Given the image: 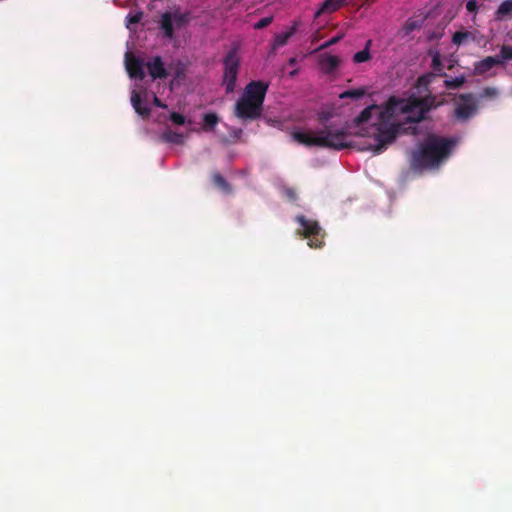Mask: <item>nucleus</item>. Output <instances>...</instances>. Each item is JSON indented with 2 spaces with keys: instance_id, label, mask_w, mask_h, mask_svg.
<instances>
[{
  "instance_id": "obj_33",
  "label": "nucleus",
  "mask_w": 512,
  "mask_h": 512,
  "mask_svg": "<svg viewBox=\"0 0 512 512\" xmlns=\"http://www.w3.org/2000/svg\"><path fill=\"white\" fill-rule=\"evenodd\" d=\"M466 9L469 13H476L478 10L477 0H468L466 3Z\"/></svg>"
},
{
  "instance_id": "obj_32",
  "label": "nucleus",
  "mask_w": 512,
  "mask_h": 512,
  "mask_svg": "<svg viewBox=\"0 0 512 512\" xmlns=\"http://www.w3.org/2000/svg\"><path fill=\"white\" fill-rule=\"evenodd\" d=\"M343 38V34H340V35H337L331 39H329L328 41H326L325 43H323L320 47V49H325V48H328L332 45H335L336 43H338L341 39Z\"/></svg>"
},
{
  "instance_id": "obj_3",
  "label": "nucleus",
  "mask_w": 512,
  "mask_h": 512,
  "mask_svg": "<svg viewBox=\"0 0 512 512\" xmlns=\"http://www.w3.org/2000/svg\"><path fill=\"white\" fill-rule=\"evenodd\" d=\"M349 133L344 128H335L332 125H326L315 133L293 131L291 137L297 143L306 147H321L333 150H342L350 147L348 137Z\"/></svg>"
},
{
  "instance_id": "obj_18",
  "label": "nucleus",
  "mask_w": 512,
  "mask_h": 512,
  "mask_svg": "<svg viewBox=\"0 0 512 512\" xmlns=\"http://www.w3.org/2000/svg\"><path fill=\"white\" fill-rule=\"evenodd\" d=\"M213 183L220 188L223 192L230 194L232 193V187L227 182V180L218 172L214 173L212 176Z\"/></svg>"
},
{
  "instance_id": "obj_15",
  "label": "nucleus",
  "mask_w": 512,
  "mask_h": 512,
  "mask_svg": "<svg viewBox=\"0 0 512 512\" xmlns=\"http://www.w3.org/2000/svg\"><path fill=\"white\" fill-rule=\"evenodd\" d=\"M131 104L138 115L143 118H148L150 116L151 109L146 105H142L141 96L135 90L131 94Z\"/></svg>"
},
{
  "instance_id": "obj_6",
  "label": "nucleus",
  "mask_w": 512,
  "mask_h": 512,
  "mask_svg": "<svg viewBox=\"0 0 512 512\" xmlns=\"http://www.w3.org/2000/svg\"><path fill=\"white\" fill-rule=\"evenodd\" d=\"M296 221L301 225L302 231L299 233L308 239L309 247L322 248L324 246L325 233L317 221L307 219L304 215H298Z\"/></svg>"
},
{
  "instance_id": "obj_12",
  "label": "nucleus",
  "mask_w": 512,
  "mask_h": 512,
  "mask_svg": "<svg viewBox=\"0 0 512 512\" xmlns=\"http://www.w3.org/2000/svg\"><path fill=\"white\" fill-rule=\"evenodd\" d=\"M340 61L338 56L324 54L319 59V66L325 74H332L338 68Z\"/></svg>"
},
{
  "instance_id": "obj_14",
  "label": "nucleus",
  "mask_w": 512,
  "mask_h": 512,
  "mask_svg": "<svg viewBox=\"0 0 512 512\" xmlns=\"http://www.w3.org/2000/svg\"><path fill=\"white\" fill-rule=\"evenodd\" d=\"M160 28L166 38L172 39L174 37V22L172 12H164L161 15Z\"/></svg>"
},
{
  "instance_id": "obj_13",
  "label": "nucleus",
  "mask_w": 512,
  "mask_h": 512,
  "mask_svg": "<svg viewBox=\"0 0 512 512\" xmlns=\"http://www.w3.org/2000/svg\"><path fill=\"white\" fill-rule=\"evenodd\" d=\"M497 65H502V60L499 57L487 56L475 64V73L477 75H484Z\"/></svg>"
},
{
  "instance_id": "obj_30",
  "label": "nucleus",
  "mask_w": 512,
  "mask_h": 512,
  "mask_svg": "<svg viewBox=\"0 0 512 512\" xmlns=\"http://www.w3.org/2000/svg\"><path fill=\"white\" fill-rule=\"evenodd\" d=\"M170 120L176 125H183L185 123V117L178 112H172L170 114Z\"/></svg>"
},
{
  "instance_id": "obj_7",
  "label": "nucleus",
  "mask_w": 512,
  "mask_h": 512,
  "mask_svg": "<svg viewBox=\"0 0 512 512\" xmlns=\"http://www.w3.org/2000/svg\"><path fill=\"white\" fill-rule=\"evenodd\" d=\"M223 64V84L225 85L226 93H232L235 89L239 69V58L235 49L228 51L224 57Z\"/></svg>"
},
{
  "instance_id": "obj_10",
  "label": "nucleus",
  "mask_w": 512,
  "mask_h": 512,
  "mask_svg": "<svg viewBox=\"0 0 512 512\" xmlns=\"http://www.w3.org/2000/svg\"><path fill=\"white\" fill-rule=\"evenodd\" d=\"M379 110V106L376 104H372L367 106L365 109L361 111V113L354 118L352 121V126L356 128H360V131L356 134L359 136H368L369 132L366 128H362L361 126L367 123L371 118L374 111Z\"/></svg>"
},
{
  "instance_id": "obj_37",
  "label": "nucleus",
  "mask_w": 512,
  "mask_h": 512,
  "mask_svg": "<svg viewBox=\"0 0 512 512\" xmlns=\"http://www.w3.org/2000/svg\"><path fill=\"white\" fill-rule=\"evenodd\" d=\"M341 7L348 5L351 0H338Z\"/></svg>"
},
{
  "instance_id": "obj_29",
  "label": "nucleus",
  "mask_w": 512,
  "mask_h": 512,
  "mask_svg": "<svg viewBox=\"0 0 512 512\" xmlns=\"http://www.w3.org/2000/svg\"><path fill=\"white\" fill-rule=\"evenodd\" d=\"M143 16L142 12H137L135 14H128L126 17L127 19V27H129L130 24H137L141 21Z\"/></svg>"
},
{
  "instance_id": "obj_25",
  "label": "nucleus",
  "mask_w": 512,
  "mask_h": 512,
  "mask_svg": "<svg viewBox=\"0 0 512 512\" xmlns=\"http://www.w3.org/2000/svg\"><path fill=\"white\" fill-rule=\"evenodd\" d=\"M465 81H466V79L464 76L451 78V79L445 80V87L447 89H458L465 83Z\"/></svg>"
},
{
  "instance_id": "obj_4",
  "label": "nucleus",
  "mask_w": 512,
  "mask_h": 512,
  "mask_svg": "<svg viewBox=\"0 0 512 512\" xmlns=\"http://www.w3.org/2000/svg\"><path fill=\"white\" fill-rule=\"evenodd\" d=\"M268 84L263 81H251L235 104V115L242 120H256L263 110Z\"/></svg>"
},
{
  "instance_id": "obj_26",
  "label": "nucleus",
  "mask_w": 512,
  "mask_h": 512,
  "mask_svg": "<svg viewBox=\"0 0 512 512\" xmlns=\"http://www.w3.org/2000/svg\"><path fill=\"white\" fill-rule=\"evenodd\" d=\"M294 34V29H291L290 31L280 33L276 35L275 37V46L282 47L286 45L289 38Z\"/></svg>"
},
{
  "instance_id": "obj_22",
  "label": "nucleus",
  "mask_w": 512,
  "mask_h": 512,
  "mask_svg": "<svg viewBox=\"0 0 512 512\" xmlns=\"http://www.w3.org/2000/svg\"><path fill=\"white\" fill-rule=\"evenodd\" d=\"M365 94H366L365 88L351 89V90H347V91L340 93L339 98L340 99L350 98L353 100H358V99L362 98Z\"/></svg>"
},
{
  "instance_id": "obj_20",
  "label": "nucleus",
  "mask_w": 512,
  "mask_h": 512,
  "mask_svg": "<svg viewBox=\"0 0 512 512\" xmlns=\"http://www.w3.org/2000/svg\"><path fill=\"white\" fill-rule=\"evenodd\" d=\"M204 126L203 129L205 131H214L216 125L219 122V117L215 113H206L203 117Z\"/></svg>"
},
{
  "instance_id": "obj_19",
  "label": "nucleus",
  "mask_w": 512,
  "mask_h": 512,
  "mask_svg": "<svg viewBox=\"0 0 512 512\" xmlns=\"http://www.w3.org/2000/svg\"><path fill=\"white\" fill-rule=\"evenodd\" d=\"M370 45H371V40H368L365 48L354 54V56H353L354 63H357V64L363 63V62H367L368 60L371 59Z\"/></svg>"
},
{
  "instance_id": "obj_1",
  "label": "nucleus",
  "mask_w": 512,
  "mask_h": 512,
  "mask_svg": "<svg viewBox=\"0 0 512 512\" xmlns=\"http://www.w3.org/2000/svg\"><path fill=\"white\" fill-rule=\"evenodd\" d=\"M456 140L436 134H428L418 149L411 152L410 165L414 170L438 167L452 153Z\"/></svg>"
},
{
  "instance_id": "obj_5",
  "label": "nucleus",
  "mask_w": 512,
  "mask_h": 512,
  "mask_svg": "<svg viewBox=\"0 0 512 512\" xmlns=\"http://www.w3.org/2000/svg\"><path fill=\"white\" fill-rule=\"evenodd\" d=\"M374 144L369 145L368 149L374 154H380L386 150L387 145L395 141L397 135L402 129V124H373Z\"/></svg>"
},
{
  "instance_id": "obj_21",
  "label": "nucleus",
  "mask_w": 512,
  "mask_h": 512,
  "mask_svg": "<svg viewBox=\"0 0 512 512\" xmlns=\"http://www.w3.org/2000/svg\"><path fill=\"white\" fill-rule=\"evenodd\" d=\"M341 8L338 0H325L317 14L333 13Z\"/></svg>"
},
{
  "instance_id": "obj_28",
  "label": "nucleus",
  "mask_w": 512,
  "mask_h": 512,
  "mask_svg": "<svg viewBox=\"0 0 512 512\" xmlns=\"http://www.w3.org/2000/svg\"><path fill=\"white\" fill-rule=\"evenodd\" d=\"M498 57L500 60H502V64L504 61L512 60V46L503 45L500 49V55Z\"/></svg>"
},
{
  "instance_id": "obj_2",
  "label": "nucleus",
  "mask_w": 512,
  "mask_h": 512,
  "mask_svg": "<svg viewBox=\"0 0 512 512\" xmlns=\"http://www.w3.org/2000/svg\"><path fill=\"white\" fill-rule=\"evenodd\" d=\"M430 109L431 104L427 98L402 99L391 96L383 107L379 106L376 124H392L391 120L398 114H407L406 122L419 123Z\"/></svg>"
},
{
  "instance_id": "obj_11",
  "label": "nucleus",
  "mask_w": 512,
  "mask_h": 512,
  "mask_svg": "<svg viewBox=\"0 0 512 512\" xmlns=\"http://www.w3.org/2000/svg\"><path fill=\"white\" fill-rule=\"evenodd\" d=\"M149 75L153 80L164 79L168 76V72L164 67V63L160 56L152 57L146 64Z\"/></svg>"
},
{
  "instance_id": "obj_8",
  "label": "nucleus",
  "mask_w": 512,
  "mask_h": 512,
  "mask_svg": "<svg viewBox=\"0 0 512 512\" xmlns=\"http://www.w3.org/2000/svg\"><path fill=\"white\" fill-rule=\"evenodd\" d=\"M126 70L131 78L143 80L145 73L143 70V61L136 57L132 52L125 54Z\"/></svg>"
},
{
  "instance_id": "obj_9",
  "label": "nucleus",
  "mask_w": 512,
  "mask_h": 512,
  "mask_svg": "<svg viewBox=\"0 0 512 512\" xmlns=\"http://www.w3.org/2000/svg\"><path fill=\"white\" fill-rule=\"evenodd\" d=\"M460 99L464 101V103L456 107L455 114L458 119L466 120L474 114L477 107L471 94H462L460 95Z\"/></svg>"
},
{
  "instance_id": "obj_36",
  "label": "nucleus",
  "mask_w": 512,
  "mask_h": 512,
  "mask_svg": "<svg viewBox=\"0 0 512 512\" xmlns=\"http://www.w3.org/2000/svg\"><path fill=\"white\" fill-rule=\"evenodd\" d=\"M153 104L160 108H166V105L164 103H162V101L156 96L153 99Z\"/></svg>"
},
{
  "instance_id": "obj_34",
  "label": "nucleus",
  "mask_w": 512,
  "mask_h": 512,
  "mask_svg": "<svg viewBox=\"0 0 512 512\" xmlns=\"http://www.w3.org/2000/svg\"><path fill=\"white\" fill-rule=\"evenodd\" d=\"M441 67H442V63H441L440 57H439V55H435L432 59V68L435 71H440Z\"/></svg>"
},
{
  "instance_id": "obj_17",
  "label": "nucleus",
  "mask_w": 512,
  "mask_h": 512,
  "mask_svg": "<svg viewBox=\"0 0 512 512\" xmlns=\"http://www.w3.org/2000/svg\"><path fill=\"white\" fill-rule=\"evenodd\" d=\"M512 14V0H504L495 12V19L501 21Z\"/></svg>"
},
{
  "instance_id": "obj_31",
  "label": "nucleus",
  "mask_w": 512,
  "mask_h": 512,
  "mask_svg": "<svg viewBox=\"0 0 512 512\" xmlns=\"http://www.w3.org/2000/svg\"><path fill=\"white\" fill-rule=\"evenodd\" d=\"M272 22V17H264L261 18L258 22L254 24L255 29H263L269 26Z\"/></svg>"
},
{
  "instance_id": "obj_24",
  "label": "nucleus",
  "mask_w": 512,
  "mask_h": 512,
  "mask_svg": "<svg viewBox=\"0 0 512 512\" xmlns=\"http://www.w3.org/2000/svg\"><path fill=\"white\" fill-rule=\"evenodd\" d=\"M421 25V21L409 18L403 25V31L405 32L406 35H409L414 30L420 29Z\"/></svg>"
},
{
  "instance_id": "obj_23",
  "label": "nucleus",
  "mask_w": 512,
  "mask_h": 512,
  "mask_svg": "<svg viewBox=\"0 0 512 512\" xmlns=\"http://www.w3.org/2000/svg\"><path fill=\"white\" fill-rule=\"evenodd\" d=\"M474 39L473 35L469 31H457L452 36V42L455 45L463 44L467 39Z\"/></svg>"
},
{
  "instance_id": "obj_27",
  "label": "nucleus",
  "mask_w": 512,
  "mask_h": 512,
  "mask_svg": "<svg viewBox=\"0 0 512 512\" xmlns=\"http://www.w3.org/2000/svg\"><path fill=\"white\" fill-rule=\"evenodd\" d=\"M173 14V22L176 27H183L188 23V16L184 13L174 12Z\"/></svg>"
},
{
  "instance_id": "obj_38",
  "label": "nucleus",
  "mask_w": 512,
  "mask_h": 512,
  "mask_svg": "<svg viewBox=\"0 0 512 512\" xmlns=\"http://www.w3.org/2000/svg\"><path fill=\"white\" fill-rule=\"evenodd\" d=\"M287 195L293 199L295 198V192L293 190H288Z\"/></svg>"
},
{
  "instance_id": "obj_35",
  "label": "nucleus",
  "mask_w": 512,
  "mask_h": 512,
  "mask_svg": "<svg viewBox=\"0 0 512 512\" xmlns=\"http://www.w3.org/2000/svg\"><path fill=\"white\" fill-rule=\"evenodd\" d=\"M497 94H498L497 89L493 88V87H487L483 91V95L486 97H495V96H497Z\"/></svg>"
},
{
  "instance_id": "obj_16",
  "label": "nucleus",
  "mask_w": 512,
  "mask_h": 512,
  "mask_svg": "<svg viewBox=\"0 0 512 512\" xmlns=\"http://www.w3.org/2000/svg\"><path fill=\"white\" fill-rule=\"evenodd\" d=\"M161 140L167 143L182 145L184 144L185 138L182 133L167 129L161 134Z\"/></svg>"
}]
</instances>
